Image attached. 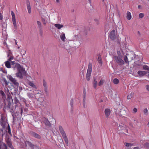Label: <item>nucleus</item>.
<instances>
[{
    "label": "nucleus",
    "mask_w": 149,
    "mask_h": 149,
    "mask_svg": "<svg viewBox=\"0 0 149 149\" xmlns=\"http://www.w3.org/2000/svg\"><path fill=\"white\" fill-rule=\"evenodd\" d=\"M141 34L139 31L137 32V38L138 39L142 40L143 38L141 37Z\"/></svg>",
    "instance_id": "a878e982"
},
{
    "label": "nucleus",
    "mask_w": 149,
    "mask_h": 149,
    "mask_svg": "<svg viewBox=\"0 0 149 149\" xmlns=\"http://www.w3.org/2000/svg\"><path fill=\"white\" fill-rule=\"evenodd\" d=\"M14 58V57L13 56H10L8 59V61L10 62L11 60L13 59Z\"/></svg>",
    "instance_id": "6e6d98bb"
},
{
    "label": "nucleus",
    "mask_w": 149,
    "mask_h": 149,
    "mask_svg": "<svg viewBox=\"0 0 149 149\" xmlns=\"http://www.w3.org/2000/svg\"><path fill=\"white\" fill-rule=\"evenodd\" d=\"M59 130L60 132L61 133L62 136L66 134L63 128H62V127L61 126L59 125Z\"/></svg>",
    "instance_id": "f3484780"
},
{
    "label": "nucleus",
    "mask_w": 149,
    "mask_h": 149,
    "mask_svg": "<svg viewBox=\"0 0 149 149\" xmlns=\"http://www.w3.org/2000/svg\"><path fill=\"white\" fill-rule=\"evenodd\" d=\"M132 93H131L130 95H128L127 97V99L129 100L132 97Z\"/></svg>",
    "instance_id": "8fccbe9b"
},
{
    "label": "nucleus",
    "mask_w": 149,
    "mask_h": 149,
    "mask_svg": "<svg viewBox=\"0 0 149 149\" xmlns=\"http://www.w3.org/2000/svg\"><path fill=\"white\" fill-rule=\"evenodd\" d=\"M12 53L11 52L10 50H9L8 52V54L7 56V57H9V56H12L11 55H12Z\"/></svg>",
    "instance_id": "a19ab883"
},
{
    "label": "nucleus",
    "mask_w": 149,
    "mask_h": 149,
    "mask_svg": "<svg viewBox=\"0 0 149 149\" xmlns=\"http://www.w3.org/2000/svg\"><path fill=\"white\" fill-rule=\"evenodd\" d=\"M92 72V63H89L88 64L87 72L86 74V80L89 81L90 79Z\"/></svg>",
    "instance_id": "39448f33"
},
{
    "label": "nucleus",
    "mask_w": 149,
    "mask_h": 149,
    "mask_svg": "<svg viewBox=\"0 0 149 149\" xmlns=\"http://www.w3.org/2000/svg\"><path fill=\"white\" fill-rule=\"evenodd\" d=\"M24 142L25 143V147L27 146L26 143H27L28 146L32 149H33L34 147L36 146L34 145L31 142L28 141H24Z\"/></svg>",
    "instance_id": "9b49d317"
},
{
    "label": "nucleus",
    "mask_w": 149,
    "mask_h": 149,
    "mask_svg": "<svg viewBox=\"0 0 149 149\" xmlns=\"http://www.w3.org/2000/svg\"><path fill=\"white\" fill-rule=\"evenodd\" d=\"M55 26L58 28V29H59L63 27V25L62 24H55L54 25Z\"/></svg>",
    "instance_id": "cd10ccee"
},
{
    "label": "nucleus",
    "mask_w": 149,
    "mask_h": 149,
    "mask_svg": "<svg viewBox=\"0 0 149 149\" xmlns=\"http://www.w3.org/2000/svg\"><path fill=\"white\" fill-rule=\"evenodd\" d=\"M0 124L2 126L3 128H4V127H5V125L3 124V123L2 122H1L0 123Z\"/></svg>",
    "instance_id": "680f3d73"
},
{
    "label": "nucleus",
    "mask_w": 149,
    "mask_h": 149,
    "mask_svg": "<svg viewBox=\"0 0 149 149\" xmlns=\"http://www.w3.org/2000/svg\"><path fill=\"white\" fill-rule=\"evenodd\" d=\"M6 77L7 78L10 80L12 83L17 87V88H14L15 91H17L18 88L19 86V83L17 81V80L15 78H13L11 75L8 74Z\"/></svg>",
    "instance_id": "f03ea898"
},
{
    "label": "nucleus",
    "mask_w": 149,
    "mask_h": 149,
    "mask_svg": "<svg viewBox=\"0 0 149 149\" xmlns=\"http://www.w3.org/2000/svg\"><path fill=\"white\" fill-rule=\"evenodd\" d=\"M133 145V144L126 143L125 146L127 147H131Z\"/></svg>",
    "instance_id": "c03bdc74"
},
{
    "label": "nucleus",
    "mask_w": 149,
    "mask_h": 149,
    "mask_svg": "<svg viewBox=\"0 0 149 149\" xmlns=\"http://www.w3.org/2000/svg\"><path fill=\"white\" fill-rule=\"evenodd\" d=\"M93 86L95 88H96L97 86V81L96 80V78L93 77Z\"/></svg>",
    "instance_id": "a211bd4d"
},
{
    "label": "nucleus",
    "mask_w": 149,
    "mask_h": 149,
    "mask_svg": "<svg viewBox=\"0 0 149 149\" xmlns=\"http://www.w3.org/2000/svg\"><path fill=\"white\" fill-rule=\"evenodd\" d=\"M97 61H98L99 63H102V60L101 57L100 56L98 57L97 59Z\"/></svg>",
    "instance_id": "4c0bfd02"
},
{
    "label": "nucleus",
    "mask_w": 149,
    "mask_h": 149,
    "mask_svg": "<svg viewBox=\"0 0 149 149\" xmlns=\"http://www.w3.org/2000/svg\"><path fill=\"white\" fill-rule=\"evenodd\" d=\"M17 72L16 73L15 75L17 77L20 79H23V75L26 76V75L25 69L22 67L17 70Z\"/></svg>",
    "instance_id": "f257e3e1"
},
{
    "label": "nucleus",
    "mask_w": 149,
    "mask_h": 149,
    "mask_svg": "<svg viewBox=\"0 0 149 149\" xmlns=\"http://www.w3.org/2000/svg\"><path fill=\"white\" fill-rule=\"evenodd\" d=\"M73 99L72 98L71 99L70 102V104L72 108H73Z\"/></svg>",
    "instance_id": "37998d69"
},
{
    "label": "nucleus",
    "mask_w": 149,
    "mask_h": 149,
    "mask_svg": "<svg viewBox=\"0 0 149 149\" xmlns=\"http://www.w3.org/2000/svg\"><path fill=\"white\" fill-rule=\"evenodd\" d=\"M143 70L149 71V67L147 65H143Z\"/></svg>",
    "instance_id": "2f4dec72"
},
{
    "label": "nucleus",
    "mask_w": 149,
    "mask_h": 149,
    "mask_svg": "<svg viewBox=\"0 0 149 149\" xmlns=\"http://www.w3.org/2000/svg\"><path fill=\"white\" fill-rule=\"evenodd\" d=\"M60 38L62 41L63 42H65V34L63 33H62L61 34L60 36Z\"/></svg>",
    "instance_id": "5701e85b"
},
{
    "label": "nucleus",
    "mask_w": 149,
    "mask_h": 149,
    "mask_svg": "<svg viewBox=\"0 0 149 149\" xmlns=\"http://www.w3.org/2000/svg\"><path fill=\"white\" fill-rule=\"evenodd\" d=\"M148 110L146 108L145 109H144L143 111V112L144 113V114L145 115H148Z\"/></svg>",
    "instance_id": "de8ad7c7"
},
{
    "label": "nucleus",
    "mask_w": 149,
    "mask_h": 149,
    "mask_svg": "<svg viewBox=\"0 0 149 149\" xmlns=\"http://www.w3.org/2000/svg\"><path fill=\"white\" fill-rule=\"evenodd\" d=\"M144 16V14L143 13H140L139 14V16L140 18H141Z\"/></svg>",
    "instance_id": "5fc2aeb1"
},
{
    "label": "nucleus",
    "mask_w": 149,
    "mask_h": 149,
    "mask_svg": "<svg viewBox=\"0 0 149 149\" xmlns=\"http://www.w3.org/2000/svg\"><path fill=\"white\" fill-rule=\"evenodd\" d=\"M85 97H86V95H83V101H85Z\"/></svg>",
    "instance_id": "69168bd1"
},
{
    "label": "nucleus",
    "mask_w": 149,
    "mask_h": 149,
    "mask_svg": "<svg viewBox=\"0 0 149 149\" xmlns=\"http://www.w3.org/2000/svg\"><path fill=\"white\" fill-rule=\"evenodd\" d=\"M11 68H12L14 70H15L16 68H17V70L22 67L19 64L16 63L15 61H11Z\"/></svg>",
    "instance_id": "423d86ee"
},
{
    "label": "nucleus",
    "mask_w": 149,
    "mask_h": 149,
    "mask_svg": "<svg viewBox=\"0 0 149 149\" xmlns=\"http://www.w3.org/2000/svg\"><path fill=\"white\" fill-rule=\"evenodd\" d=\"M127 19L130 20L131 18V15L130 13L127 11Z\"/></svg>",
    "instance_id": "bb28decb"
},
{
    "label": "nucleus",
    "mask_w": 149,
    "mask_h": 149,
    "mask_svg": "<svg viewBox=\"0 0 149 149\" xmlns=\"http://www.w3.org/2000/svg\"><path fill=\"white\" fill-rule=\"evenodd\" d=\"M28 84L30 86H31L32 87L35 88H36V86L31 81H29L28 82Z\"/></svg>",
    "instance_id": "c85d7f7f"
},
{
    "label": "nucleus",
    "mask_w": 149,
    "mask_h": 149,
    "mask_svg": "<svg viewBox=\"0 0 149 149\" xmlns=\"http://www.w3.org/2000/svg\"><path fill=\"white\" fill-rule=\"evenodd\" d=\"M102 1L103 2V3H104V4H105V5L106 6H107L108 4V3L107 2V3H105V2H104V0H102Z\"/></svg>",
    "instance_id": "0e129e2a"
},
{
    "label": "nucleus",
    "mask_w": 149,
    "mask_h": 149,
    "mask_svg": "<svg viewBox=\"0 0 149 149\" xmlns=\"http://www.w3.org/2000/svg\"><path fill=\"white\" fill-rule=\"evenodd\" d=\"M0 149H8L6 144L4 143L0 145Z\"/></svg>",
    "instance_id": "b1692460"
},
{
    "label": "nucleus",
    "mask_w": 149,
    "mask_h": 149,
    "mask_svg": "<svg viewBox=\"0 0 149 149\" xmlns=\"http://www.w3.org/2000/svg\"><path fill=\"white\" fill-rule=\"evenodd\" d=\"M39 32L40 36H42L43 34L42 28L39 29Z\"/></svg>",
    "instance_id": "49530a36"
},
{
    "label": "nucleus",
    "mask_w": 149,
    "mask_h": 149,
    "mask_svg": "<svg viewBox=\"0 0 149 149\" xmlns=\"http://www.w3.org/2000/svg\"><path fill=\"white\" fill-rule=\"evenodd\" d=\"M3 139L0 138V145L2 144L3 143L2 142Z\"/></svg>",
    "instance_id": "052dcab7"
},
{
    "label": "nucleus",
    "mask_w": 149,
    "mask_h": 149,
    "mask_svg": "<svg viewBox=\"0 0 149 149\" xmlns=\"http://www.w3.org/2000/svg\"><path fill=\"white\" fill-rule=\"evenodd\" d=\"M11 15L12 16V19L14 26L15 29H16L17 26L16 21L15 17V14L13 11H11Z\"/></svg>",
    "instance_id": "6e6552de"
},
{
    "label": "nucleus",
    "mask_w": 149,
    "mask_h": 149,
    "mask_svg": "<svg viewBox=\"0 0 149 149\" xmlns=\"http://www.w3.org/2000/svg\"><path fill=\"white\" fill-rule=\"evenodd\" d=\"M114 58L118 65H123L124 64V61L120 57L115 56Z\"/></svg>",
    "instance_id": "0eeeda50"
},
{
    "label": "nucleus",
    "mask_w": 149,
    "mask_h": 149,
    "mask_svg": "<svg viewBox=\"0 0 149 149\" xmlns=\"http://www.w3.org/2000/svg\"><path fill=\"white\" fill-rule=\"evenodd\" d=\"M19 90L20 91H21L22 90V87L20 86L19 88Z\"/></svg>",
    "instance_id": "774afa93"
},
{
    "label": "nucleus",
    "mask_w": 149,
    "mask_h": 149,
    "mask_svg": "<svg viewBox=\"0 0 149 149\" xmlns=\"http://www.w3.org/2000/svg\"><path fill=\"white\" fill-rule=\"evenodd\" d=\"M42 122L45 124V125L48 127H52V124L50 123L48 120L46 118L42 119Z\"/></svg>",
    "instance_id": "9d476101"
},
{
    "label": "nucleus",
    "mask_w": 149,
    "mask_h": 149,
    "mask_svg": "<svg viewBox=\"0 0 149 149\" xmlns=\"http://www.w3.org/2000/svg\"><path fill=\"white\" fill-rule=\"evenodd\" d=\"M31 134L33 137L34 138L39 139H41V136L40 135L34 132H31Z\"/></svg>",
    "instance_id": "f8f14e48"
},
{
    "label": "nucleus",
    "mask_w": 149,
    "mask_h": 149,
    "mask_svg": "<svg viewBox=\"0 0 149 149\" xmlns=\"http://www.w3.org/2000/svg\"><path fill=\"white\" fill-rule=\"evenodd\" d=\"M7 144L8 146L10 148L12 149L14 148L13 147V146H12L11 141L9 143H7Z\"/></svg>",
    "instance_id": "58836bf2"
},
{
    "label": "nucleus",
    "mask_w": 149,
    "mask_h": 149,
    "mask_svg": "<svg viewBox=\"0 0 149 149\" xmlns=\"http://www.w3.org/2000/svg\"><path fill=\"white\" fill-rule=\"evenodd\" d=\"M133 111L135 112V113H136L137 111V109L136 108H134V109H133Z\"/></svg>",
    "instance_id": "338daca9"
},
{
    "label": "nucleus",
    "mask_w": 149,
    "mask_h": 149,
    "mask_svg": "<svg viewBox=\"0 0 149 149\" xmlns=\"http://www.w3.org/2000/svg\"><path fill=\"white\" fill-rule=\"evenodd\" d=\"M104 113L107 117H108L111 113L110 110L108 108L106 109L104 111Z\"/></svg>",
    "instance_id": "dca6fc26"
},
{
    "label": "nucleus",
    "mask_w": 149,
    "mask_h": 149,
    "mask_svg": "<svg viewBox=\"0 0 149 149\" xmlns=\"http://www.w3.org/2000/svg\"><path fill=\"white\" fill-rule=\"evenodd\" d=\"M37 23L38 25V27L39 29L42 28V24H41V23L40 22L38 21L37 22Z\"/></svg>",
    "instance_id": "e433bc0d"
},
{
    "label": "nucleus",
    "mask_w": 149,
    "mask_h": 149,
    "mask_svg": "<svg viewBox=\"0 0 149 149\" xmlns=\"http://www.w3.org/2000/svg\"><path fill=\"white\" fill-rule=\"evenodd\" d=\"M146 87L147 90L148 91H149V85H146Z\"/></svg>",
    "instance_id": "e2e57ef3"
},
{
    "label": "nucleus",
    "mask_w": 149,
    "mask_h": 149,
    "mask_svg": "<svg viewBox=\"0 0 149 149\" xmlns=\"http://www.w3.org/2000/svg\"><path fill=\"white\" fill-rule=\"evenodd\" d=\"M119 127L120 130H125L128 133V130L127 129L126 126L125 125L121 123L119 125Z\"/></svg>",
    "instance_id": "ddd939ff"
},
{
    "label": "nucleus",
    "mask_w": 149,
    "mask_h": 149,
    "mask_svg": "<svg viewBox=\"0 0 149 149\" xmlns=\"http://www.w3.org/2000/svg\"><path fill=\"white\" fill-rule=\"evenodd\" d=\"M14 102L15 104L19 103L18 100L17 98L16 97H15L14 99Z\"/></svg>",
    "instance_id": "a18cd8bd"
},
{
    "label": "nucleus",
    "mask_w": 149,
    "mask_h": 149,
    "mask_svg": "<svg viewBox=\"0 0 149 149\" xmlns=\"http://www.w3.org/2000/svg\"><path fill=\"white\" fill-rule=\"evenodd\" d=\"M147 73V72L143 71H139L137 72L138 74L140 77L143 76Z\"/></svg>",
    "instance_id": "2eb2a0df"
},
{
    "label": "nucleus",
    "mask_w": 149,
    "mask_h": 149,
    "mask_svg": "<svg viewBox=\"0 0 149 149\" xmlns=\"http://www.w3.org/2000/svg\"><path fill=\"white\" fill-rule=\"evenodd\" d=\"M144 147L147 149H149V143L148 142H146L144 144Z\"/></svg>",
    "instance_id": "473e14b6"
},
{
    "label": "nucleus",
    "mask_w": 149,
    "mask_h": 149,
    "mask_svg": "<svg viewBox=\"0 0 149 149\" xmlns=\"http://www.w3.org/2000/svg\"><path fill=\"white\" fill-rule=\"evenodd\" d=\"M0 133H1L2 137H3V135H4V133H3V130L2 129H0Z\"/></svg>",
    "instance_id": "864d4df0"
},
{
    "label": "nucleus",
    "mask_w": 149,
    "mask_h": 149,
    "mask_svg": "<svg viewBox=\"0 0 149 149\" xmlns=\"http://www.w3.org/2000/svg\"><path fill=\"white\" fill-rule=\"evenodd\" d=\"M94 22L97 25H99L100 24L99 18H95L94 19Z\"/></svg>",
    "instance_id": "412c9836"
},
{
    "label": "nucleus",
    "mask_w": 149,
    "mask_h": 149,
    "mask_svg": "<svg viewBox=\"0 0 149 149\" xmlns=\"http://www.w3.org/2000/svg\"><path fill=\"white\" fill-rule=\"evenodd\" d=\"M5 64L6 66L8 68H11V63L10 62L8 61L5 62Z\"/></svg>",
    "instance_id": "aec40b11"
},
{
    "label": "nucleus",
    "mask_w": 149,
    "mask_h": 149,
    "mask_svg": "<svg viewBox=\"0 0 149 149\" xmlns=\"http://www.w3.org/2000/svg\"><path fill=\"white\" fill-rule=\"evenodd\" d=\"M26 51L25 50H22L21 51V54H22V56L24 55Z\"/></svg>",
    "instance_id": "603ef678"
},
{
    "label": "nucleus",
    "mask_w": 149,
    "mask_h": 149,
    "mask_svg": "<svg viewBox=\"0 0 149 149\" xmlns=\"http://www.w3.org/2000/svg\"><path fill=\"white\" fill-rule=\"evenodd\" d=\"M125 112L124 110L123 109H121L119 112V114L121 116H124V115H125L124 113Z\"/></svg>",
    "instance_id": "393cba45"
},
{
    "label": "nucleus",
    "mask_w": 149,
    "mask_h": 149,
    "mask_svg": "<svg viewBox=\"0 0 149 149\" xmlns=\"http://www.w3.org/2000/svg\"><path fill=\"white\" fill-rule=\"evenodd\" d=\"M46 13V10L43 9H42L41 11H39V13L40 14H45Z\"/></svg>",
    "instance_id": "f704fd0d"
},
{
    "label": "nucleus",
    "mask_w": 149,
    "mask_h": 149,
    "mask_svg": "<svg viewBox=\"0 0 149 149\" xmlns=\"http://www.w3.org/2000/svg\"><path fill=\"white\" fill-rule=\"evenodd\" d=\"M8 132L9 134L10 135H11L12 134H11V130H10V127L9 126H8Z\"/></svg>",
    "instance_id": "4d7b16f0"
},
{
    "label": "nucleus",
    "mask_w": 149,
    "mask_h": 149,
    "mask_svg": "<svg viewBox=\"0 0 149 149\" xmlns=\"http://www.w3.org/2000/svg\"><path fill=\"white\" fill-rule=\"evenodd\" d=\"M42 123L41 121L40 123L38 122H36V127L37 128H40L42 127Z\"/></svg>",
    "instance_id": "6ab92c4d"
},
{
    "label": "nucleus",
    "mask_w": 149,
    "mask_h": 149,
    "mask_svg": "<svg viewBox=\"0 0 149 149\" xmlns=\"http://www.w3.org/2000/svg\"><path fill=\"white\" fill-rule=\"evenodd\" d=\"M6 93L7 97L6 99V100L8 102V104L7 107L8 109H10L11 103H13V100L12 97H10V94L8 89Z\"/></svg>",
    "instance_id": "7ed1b4c3"
},
{
    "label": "nucleus",
    "mask_w": 149,
    "mask_h": 149,
    "mask_svg": "<svg viewBox=\"0 0 149 149\" xmlns=\"http://www.w3.org/2000/svg\"><path fill=\"white\" fill-rule=\"evenodd\" d=\"M3 80L4 82V84L6 86H7L8 84L9 83V82L7 81L5 78H3Z\"/></svg>",
    "instance_id": "7c9ffc66"
},
{
    "label": "nucleus",
    "mask_w": 149,
    "mask_h": 149,
    "mask_svg": "<svg viewBox=\"0 0 149 149\" xmlns=\"http://www.w3.org/2000/svg\"><path fill=\"white\" fill-rule=\"evenodd\" d=\"M26 3L28 13H29L30 14L31 11L30 3L29 0H26Z\"/></svg>",
    "instance_id": "4468645a"
},
{
    "label": "nucleus",
    "mask_w": 149,
    "mask_h": 149,
    "mask_svg": "<svg viewBox=\"0 0 149 149\" xmlns=\"http://www.w3.org/2000/svg\"><path fill=\"white\" fill-rule=\"evenodd\" d=\"M43 86H44L45 88L46 89V87H47V83L45 81V79L43 80Z\"/></svg>",
    "instance_id": "79ce46f5"
},
{
    "label": "nucleus",
    "mask_w": 149,
    "mask_h": 149,
    "mask_svg": "<svg viewBox=\"0 0 149 149\" xmlns=\"http://www.w3.org/2000/svg\"><path fill=\"white\" fill-rule=\"evenodd\" d=\"M124 61L125 63H129V61H128V60L127 57V56H125Z\"/></svg>",
    "instance_id": "ea45409f"
},
{
    "label": "nucleus",
    "mask_w": 149,
    "mask_h": 149,
    "mask_svg": "<svg viewBox=\"0 0 149 149\" xmlns=\"http://www.w3.org/2000/svg\"><path fill=\"white\" fill-rule=\"evenodd\" d=\"M109 37L112 40L116 39V37L115 35V31L114 30H113L110 32L109 34Z\"/></svg>",
    "instance_id": "1a4fd4ad"
},
{
    "label": "nucleus",
    "mask_w": 149,
    "mask_h": 149,
    "mask_svg": "<svg viewBox=\"0 0 149 149\" xmlns=\"http://www.w3.org/2000/svg\"><path fill=\"white\" fill-rule=\"evenodd\" d=\"M19 109L20 112V114L21 115H22L23 112V109H22L21 107L19 108Z\"/></svg>",
    "instance_id": "13d9d810"
},
{
    "label": "nucleus",
    "mask_w": 149,
    "mask_h": 149,
    "mask_svg": "<svg viewBox=\"0 0 149 149\" xmlns=\"http://www.w3.org/2000/svg\"><path fill=\"white\" fill-rule=\"evenodd\" d=\"M67 146H68V139L67 137L66 134L62 136Z\"/></svg>",
    "instance_id": "4be33fe9"
},
{
    "label": "nucleus",
    "mask_w": 149,
    "mask_h": 149,
    "mask_svg": "<svg viewBox=\"0 0 149 149\" xmlns=\"http://www.w3.org/2000/svg\"><path fill=\"white\" fill-rule=\"evenodd\" d=\"M6 141L7 143H9L11 141V139L9 137H7L6 139Z\"/></svg>",
    "instance_id": "3c124183"
},
{
    "label": "nucleus",
    "mask_w": 149,
    "mask_h": 149,
    "mask_svg": "<svg viewBox=\"0 0 149 149\" xmlns=\"http://www.w3.org/2000/svg\"><path fill=\"white\" fill-rule=\"evenodd\" d=\"M41 20L42 21V22L43 24L44 25H45L46 24V21L45 19L44 18H43L42 17H41Z\"/></svg>",
    "instance_id": "09e8293b"
},
{
    "label": "nucleus",
    "mask_w": 149,
    "mask_h": 149,
    "mask_svg": "<svg viewBox=\"0 0 149 149\" xmlns=\"http://www.w3.org/2000/svg\"><path fill=\"white\" fill-rule=\"evenodd\" d=\"M3 16L2 15L1 13L0 12V20H1L3 19Z\"/></svg>",
    "instance_id": "bf43d9fd"
},
{
    "label": "nucleus",
    "mask_w": 149,
    "mask_h": 149,
    "mask_svg": "<svg viewBox=\"0 0 149 149\" xmlns=\"http://www.w3.org/2000/svg\"><path fill=\"white\" fill-rule=\"evenodd\" d=\"M119 80L117 78H115L113 80V83L115 84H117L119 83Z\"/></svg>",
    "instance_id": "c756f323"
},
{
    "label": "nucleus",
    "mask_w": 149,
    "mask_h": 149,
    "mask_svg": "<svg viewBox=\"0 0 149 149\" xmlns=\"http://www.w3.org/2000/svg\"><path fill=\"white\" fill-rule=\"evenodd\" d=\"M0 94H1V96L3 97L6 98V95L3 91L2 90L0 91Z\"/></svg>",
    "instance_id": "c9c22d12"
},
{
    "label": "nucleus",
    "mask_w": 149,
    "mask_h": 149,
    "mask_svg": "<svg viewBox=\"0 0 149 149\" xmlns=\"http://www.w3.org/2000/svg\"><path fill=\"white\" fill-rule=\"evenodd\" d=\"M35 97L36 99H37V101L40 102V105H43L44 98L42 95L40 93H38L35 94Z\"/></svg>",
    "instance_id": "20e7f679"
},
{
    "label": "nucleus",
    "mask_w": 149,
    "mask_h": 149,
    "mask_svg": "<svg viewBox=\"0 0 149 149\" xmlns=\"http://www.w3.org/2000/svg\"><path fill=\"white\" fill-rule=\"evenodd\" d=\"M104 81H105L104 80L102 79H101L98 85L99 86H101L104 83Z\"/></svg>",
    "instance_id": "72a5a7b5"
}]
</instances>
